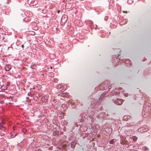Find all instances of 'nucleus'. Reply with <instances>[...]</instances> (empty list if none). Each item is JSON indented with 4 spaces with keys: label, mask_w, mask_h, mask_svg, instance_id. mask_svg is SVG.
Segmentation results:
<instances>
[{
    "label": "nucleus",
    "mask_w": 151,
    "mask_h": 151,
    "mask_svg": "<svg viewBox=\"0 0 151 151\" xmlns=\"http://www.w3.org/2000/svg\"><path fill=\"white\" fill-rule=\"evenodd\" d=\"M115 103L118 105H120L122 103V101L120 99H117L115 101Z\"/></svg>",
    "instance_id": "nucleus-1"
},
{
    "label": "nucleus",
    "mask_w": 151,
    "mask_h": 151,
    "mask_svg": "<svg viewBox=\"0 0 151 151\" xmlns=\"http://www.w3.org/2000/svg\"><path fill=\"white\" fill-rule=\"evenodd\" d=\"M48 98V95H45L43 96L42 98V101L44 102H46Z\"/></svg>",
    "instance_id": "nucleus-2"
},
{
    "label": "nucleus",
    "mask_w": 151,
    "mask_h": 151,
    "mask_svg": "<svg viewBox=\"0 0 151 151\" xmlns=\"http://www.w3.org/2000/svg\"><path fill=\"white\" fill-rule=\"evenodd\" d=\"M11 68V66L9 65H7L5 67V69L6 71H9Z\"/></svg>",
    "instance_id": "nucleus-3"
},
{
    "label": "nucleus",
    "mask_w": 151,
    "mask_h": 151,
    "mask_svg": "<svg viewBox=\"0 0 151 151\" xmlns=\"http://www.w3.org/2000/svg\"><path fill=\"white\" fill-rule=\"evenodd\" d=\"M132 139L134 141H136L137 139V137L136 136H133Z\"/></svg>",
    "instance_id": "nucleus-4"
},
{
    "label": "nucleus",
    "mask_w": 151,
    "mask_h": 151,
    "mask_svg": "<svg viewBox=\"0 0 151 151\" xmlns=\"http://www.w3.org/2000/svg\"><path fill=\"white\" fill-rule=\"evenodd\" d=\"M114 141V139H111V140L110 141L109 143L110 144H112L113 143Z\"/></svg>",
    "instance_id": "nucleus-5"
},
{
    "label": "nucleus",
    "mask_w": 151,
    "mask_h": 151,
    "mask_svg": "<svg viewBox=\"0 0 151 151\" xmlns=\"http://www.w3.org/2000/svg\"><path fill=\"white\" fill-rule=\"evenodd\" d=\"M75 145H74L73 144H71V147L72 148H73L75 147Z\"/></svg>",
    "instance_id": "nucleus-6"
},
{
    "label": "nucleus",
    "mask_w": 151,
    "mask_h": 151,
    "mask_svg": "<svg viewBox=\"0 0 151 151\" xmlns=\"http://www.w3.org/2000/svg\"><path fill=\"white\" fill-rule=\"evenodd\" d=\"M3 123H0V129L3 127Z\"/></svg>",
    "instance_id": "nucleus-7"
},
{
    "label": "nucleus",
    "mask_w": 151,
    "mask_h": 151,
    "mask_svg": "<svg viewBox=\"0 0 151 151\" xmlns=\"http://www.w3.org/2000/svg\"><path fill=\"white\" fill-rule=\"evenodd\" d=\"M7 88V86H6L4 88H2V89H3V90H5V89H6Z\"/></svg>",
    "instance_id": "nucleus-8"
},
{
    "label": "nucleus",
    "mask_w": 151,
    "mask_h": 151,
    "mask_svg": "<svg viewBox=\"0 0 151 151\" xmlns=\"http://www.w3.org/2000/svg\"><path fill=\"white\" fill-rule=\"evenodd\" d=\"M21 46L22 48H23L24 47V45H21Z\"/></svg>",
    "instance_id": "nucleus-9"
},
{
    "label": "nucleus",
    "mask_w": 151,
    "mask_h": 151,
    "mask_svg": "<svg viewBox=\"0 0 151 151\" xmlns=\"http://www.w3.org/2000/svg\"><path fill=\"white\" fill-rule=\"evenodd\" d=\"M60 10H58V14H59L60 13Z\"/></svg>",
    "instance_id": "nucleus-10"
},
{
    "label": "nucleus",
    "mask_w": 151,
    "mask_h": 151,
    "mask_svg": "<svg viewBox=\"0 0 151 151\" xmlns=\"http://www.w3.org/2000/svg\"><path fill=\"white\" fill-rule=\"evenodd\" d=\"M123 12L124 13H127V11H126V12L123 11Z\"/></svg>",
    "instance_id": "nucleus-11"
},
{
    "label": "nucleus",
    "mask_w": 151,
    "mask_h": 151,
    "mask_svg": "<svg viewBox=\"0 0 151 151\" xmlns=\"http://www.w3.org/2000/svg\"><path fill=\"white\" fill-rule=\"evenodd\" d=\"M141 131V130H140V129H138V132H140V131Z\"/></svg>",
    "instance_id": "nucleus-12"
},
{
    "label": "nucleus",
    "mask_w": 151,
    "mask_h": 151,
    "mask_svg": "<svg viewBox=\"0 0 151 151\" xmlns=\"http://www.w3.org/2000/svg\"><path fill=\"white\" fill-rule=\"evenodd\" d=\"M4 37H2V39L3 40L4 39Z\"/></svg>",
    "instance_id": "nucleus-13"
},
{
    "label": "nucleus",
    "mask_w": 151,
    "mask_h": 151,
    "mask_svg": "<svg viewBox=\"0 0 151 151\" xmlns=\"http://www.w3.org/2000/svg\"><path fill=\"white\" fill-rule=\"evenodd\" d=\"M126 116H124L123 117V118H125L126 117Z\"/></svg>",
    "instance_id": "nucleus-14"
},
{
    "label": "nucleus",
    "mask_w": 151,
    "mask_h": 151,
    "mask_svg": "<svg viewBox=\"0 0 151 151\" xmlns=\"http://www.w3.org/2000/svg\"><path fill=\"white\" fill-rule=\"evenodd\" d=\"M1 88H3V86H2L1 87Z\"/></svg>",
    "instance_id": "nucleus-15"
},
{
    "label": "nucleus",
    "mask_w": 151,
    "mask_h": 151,
    "mask_svg": "<svg viewBox=\"0 0 151 151\" xmlns=\"http://www.w3.org/2000/svg\"><path fill=\"white\" fill-rule=\"evenodd\" d=\"M129 117H130V116H129Z\"/></svg>",
    "instance_id": "nucleus-16"
}]
</instances>
